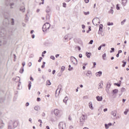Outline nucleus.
I'll return each mask as SVG.
<instances>
[{
    "label": "nucleus",
    "instance_id": "f257e3e1",
    "mask_svg": "<svg viewBox=\"0 0 129 129\" xmlns=\"http://www.w3.org/2000/svg\"><path fill=\"white\" fill-rule=\"evenodd\" d=\"M51 25L49 23H46L44 24L42 27V30L43 32H46L47 30L50 29Z\"/></svg>",
    "mask_w": 129,
    "mask_h": 129
},
{
    "label": "nucleus",
    "instance_id": "f03ea898",
    "mask_svg": "<svg viewBox=\"0 0 129 129\" xmlns=\"http://www.w3.org/2000/svg\"><path fill=\"white\" fill-rule=\"evenodd\" d=\"M92 23L94 26H98V25H99L100 24V22L99 21V19L98 18H94L92 20Z\"/></svg>",
    "mask_w": 129,
    "mask_h": 129
},
{
    "label": "nucleus",
    "instance_id": "7ed1b4c3",
    "mask_svg": "<svg viewBox=\"0 0 129 129\" xmlns=\"http://www.w3.org/2000/svg\"><path fill=\"white\" fill-rule=\"evenodd\" d=\"M71 61L74 65H76V64H77V59L73 56L71 57Z\"/></svg>",
    "mask_w": 129,
    "mask_h": 129
},
{
    "label": "nucleus",
    "instance_id": "20e7f679",
    "mask_svg": "<svg viewBox=\"0 0 129 129\" xmlns=\"http://www.w3.org/2000/svg\"><path fill=\"white\" fill-rule=\"evenodd\" d=\"M58 127L60 129H64V128L65 127V123L63 122H60L59 123Z\"/></svg>",
    "mask_w": 129,
    "mask_h": 129
},
{
    "label": "nucleus",
    "instance_id": "39448f33",
    "mask_svg": "<svg viewBox=\"0 0 129 129\" xmlns=\"http://www.w3.org/2000/svg\"><path fill=\"white\" fill-rule=\"evenodd\" d=\"M82 121L84 122V121H85V120L87 119V115L86 114H82Z\"/></svg>",
    "mask_w": 129,
    "mask_h": 129
},
{
    "label": "nucleus",
    "instance_id": "423d86ee",
    "mask_svg": "<svg viewBox=\"0 0 129 129\" xmlns=\"http://www.w3.org/2000/svg\"><path fill=\"white\" fill-rule=\"evenodd\" d=\"M95 75H96V76H97V77H98V76H99V77H100V76H101V75H102V72L99 71V72L96 73L95 74Z\"/></svg>",
    "mask_w": 129,
    "mask_h": 129
},
{
    "label": "nucleus",
    "instance_id": "0eeeda50",
    "mask_svg": "<svg viewBox=\"0 0 129 129\" xmlns=\"http://www.w3.org/2000/svg\"><path fill=\"white\" fill-rule=\"evenodd\" d=\"M112 125V123H109L108 124H105V127L106 129L109 128V126H111Z\"/></svg>",
    "mask_w": 129,
    "mask_h": 129
},
{
    "label": "nucleus",
    "instance_id": "6e6552de",
    "mask_svg": "<svg viewBox=\"0 0 129 129\" xmlns=\"http://www.w3.org/2000/svg\"><path fill=\"white\" fill-rule=\"evenodd\" d=\"M54 113L55 115H58V114H59L60 113V111H59V110L58 109H55L54 110Z\"/></svg>",
    "mask_w": 129,
    "mask_h": 129
},
{
    "label": "nucleus",
    "instance_id": "1a4fd4ad",
    "mask_svg": "<svg viewBox=\"0 0 129 129\" xmlns=\"http://www.w3.org/2000/svg\"><path fill=\"white\" fill-rule=\"evenodd\" d=\"M116 93H118V90H117L116 89L113 90V91H112L113 95H114V94H116Z\"/></svg>",
    "mask_w": 129,
    "mask_h": 129
},
{
    "label": "nucleus",
    "instance_id": "9d476101",
    "mask_svg": "<svg viewBox=\"0 0 129 129\" xmlns=\"http://www.w3.org/2000/svg\"><path fill=\"white\" fill-rule=\"evenodd\" d=\"M89 107L90 108V109L93 110V106H92V102H90L89 103Z\"/></svg>",
    "mask_w": 129,
    "mask_h": 129
},
{
    "label": "nucleus",
    "instance_id": "9b49d317",
    "mask_svg": "<svg viewBox=\"0 0 129 129\" xmlns=\"http://www.w3.org/2000/svg\"><path fill=\"white\" fill-rule=\"evenodd\" d=\"M96 98L98 101H102V97L97 96Z\"/></svg>",
    "mask_w": 129,
    "mask_h": 129
},
{
    "label": "nucleus",
    "instance_id": "f8f14e48",
    "mask_svg": "<svg viewBox=\"0 0 129 129\" xmlns=\"http://www.w3.org/2000/svg\"><path fill=\"white\" fill-rule=\"evenodd\" d=\"M111 85L109 83H107L106 87V90H109L110 88Z\"/></svg>",
    "mask_w": 129,
    "mask_h": 129
},
{
    "label": "nucleus",
    "instance_id": "ddd939ff",
    "mask_svg": "<svg viewBox=\"0 0 129 129\" xmlns=\"http://www.w3.org/2000/svg\"><path fill=\"white\" fill-rule=\"evenodd\" d=\"M103 28V25L102 24H100L99 25V32H102V28Z\"/></svg>",
    "mask_w": 129,
    "mask_h": 129
},
{
    "label": "nucleus",
    "instance_id": "4468645a",
    "mask_svg": "<svg viewBox=\"0 0 129 129\" xmlns=\"http://www.w3.org/2000/svg\"><path fill=\"white\" fill-rule=\"evenodd\" d=\"M86 56L87 58H90V56H91V52H86Z\"/></svg>",
    "mask_w": 129,
    "mask_h": 129
},
{
    "label": "nucleus",
    "instance_id": "2eb2a0df",
    "mask_svg": "<svg viewBox=\"0 0 129 129\" xmlns=\"http://www.w3.org/2000/svg\"><path fill=\"white\" fill-rule=\"evenodd\" d=\"M111 114H112V115H113L114 116H116V111H111Z\"/></svg>",
    "mask_w": 129,
    "mask_h": 129
},
{
    "label": "nucleus",
    "instance_id": "dca6fc26",
    "mask_svg": "<svg viewBox=\"0 0 129 129\" xmlns=\"http://www.w3.org/2000/svg\"><path fill=\"white\" fill-rule=\"evenodd\" d=\"M102 86H103V84L101 83H99V86L98 87V89H100V88H102Z\"/></svg>",
    "mask_w": 129,
    "mask_h": 129
},
{
    "label": "nucleus",
    "instance_id": "f3484780",
    "mask_svg": "<svg viewBox=\"0 0 129 129\" xmlns=\"http://www.w3.org/2000/svg\"><path fill=\"white\" fill-rule=\"evenodd\" d=\"M127 1V0H122V4H123V6H125L126 4Z\"/></svg>",
    "mask_w": 129,
    "mask_h": 129
},
{
    "label": "nucleus",
    "instance_id": "a211bd4d",
    "mask_svg": "<svg viewBox=\"0 0 129 129\" xmlns=\"http://www.w3.org/2000/svg\"><path fill=\"white\" fill-rule=\"evenodd\" d=\"M102 58L103 60H106V53H104L102 55Z\"/></svg>",
    "mask_w": 129,
    "mask_h": 129
},
{
    "label": "nucleus",
    "instance_id": "6ab92c4d",
    "mask_svg": "<svg viewBox=\"0 0 129 129\" xmlns=\"http://www.w3.org/2000/svg\"><path fill=\"white\" fill-rule=\"evenodd\" d=\"M32 86V82L31 81L29 82L28 88L29 90L31 89V87Z\"/></svg>",
    "mask_w": 129,
    "mask_h": 129
},
{
    "label": "nucleus",
    "instance_id": "aec40b11",
    "mask_svg": "<svg viewBox=\"0 0 129 129\" xmlns=\"http://www.w3.org/2000/svg\"><path fill=\"white\" fill-rule=\"evenodd\" d=\"M119 82H120V84H118V83H114V85H116V86H118V87H120V83H121V81H120Z\"/></svg>",
    "mask_w": 129,
    "mask_h": 129
},
{
    "label": "nucleus",
    "instance_id": "412c9836",
    "mask_svg": "<svg viewBox=\"0 0 129 129\" xmlns=\"http://www.w3.org/2000/svg\"><path fill=\"white\" fill-rule=\"evenodd\" d=\"M91 71H88V72H87V73L86 74V76H87V77H88V76H89V75H91Z\"/></svg>",
    "mask_w": 129,
    "mask_h": 129
},
{
    "label": "nucleus",
    "instance_id": "4be33fe9",
    "mask_svg": "<svg viewBox=\"0 0 129 129\" xmlns=\"http://www.w3.org/2000/svg\"><path fill=\"white\" fill-rule=\"evenodd\" d=\"M84 15H85V16H88V15H89L90 13L89 11H88L87 12H83Z\"/></svg>",
    "mask_w": 129,
    "mask_h": 129
},
{
    "label": "nucleus",
    "instance_id": "5701e85b",
    "mask_svg": "<svg viewBox=\"0 0 129 129\" xmlns=\"http://www.w3.org/2000/svg\"><path fill=\"white\" fill-rule=\"evenodd\" d=\"M125 22H126V19H124L123 21L121 22V25L122 26L124 25V23H125Z\"/></svg>",
    "mask_w": 129,
    "mask_h": 129
},
{
    "label": "nucleus",
    "instance_id": "b1692460",
    "mask_svg": "<svg viewBox=\"0 0 129 129\" xmlns=\"http://www.w3.org/2000/svg\"><path fill=\"white\" fill-rule=\"evenodd\" d=\"M123 64L122 65V67H125V65H126V61H122Z\"/></svg>",
    "mask_w": 129,
    "mask_h": 129
},
{
    "label": "nucleus",
    "instance_id": "393cba45",
    "mask_svg": "<svg viewBox=\"0 0 129 129\" xmlns=\"http://www.w3.org/2000/svg\"><path fill=\"white\" fill-rule=\"evenodd\" d=\"M13 125L14 126V127H16V126H18V122H15L13 124Z\"/></svg>",
    "mask_w": 129,
    "mask_h": 129
},
{
    "label": "nucleus",
    "instance_id": "a878e982",
    "mask_svg": "<svg viewBox=\"0 0 129 129\" xmlns=\"http://www.w3.org/2000/svg\"><path fill=\"white\" fill-rule=\"evenodd\" d=\"M107 26H113V23L111 22H108L107 23Z\"/></svg>",
    "mask_w": 129,
    "mask_h": 129
},
{
    "label": "nucleus",
    "instance_id": "bb28decb",
    "mask_svg": "<svg viewBox=\"0 0 129 129\" xmlns=\"http://www.w3.org/2000/svg\"><path fill=\"white\" fill-rule=\"evenodd\" d=\"M46 85H51V82H50V81H49V80L47 81Z\"/></svg>",
    "mask_w": 129,
    "mask_h": 129
},
{
    "label": "nucleus",
    "instance_id": "cd10ccee",
    "mask_svg": "<svg viewBox=\"0 0 129 129\" xmlns=\"http://www.w3.org/2000/svg\"><path fill=\"white\" fill-rule=\"evenodd\" d=\"M111 50L110 51V53H113V52H114V48L112 47V48H111Z\"/></svg>",
    "mask_w": 129,
    "mask_h": 129
},
{
    "label": "nucleus",
    "instance_id": "c85d7f7f",
    "mask_svg": "<svg viewBox=\"0 0 129 129\" xmlns=\"http://www.w3.org/2000/svg\"><path fill=\"white\" fill-rule=\"evenodd\" d=\"M69 70L70 71H71V70H73V68L71 67V65H69Z\"/></svg>",
    "mask_w": 129,
    "mask_h": 129
},
{
    "label": "nucleus",
    "instance_id": "c756f323",
    "mask_svg": "<svg viewBox=\"0 0 129 129\" xmlns=\"http://www.w3.org/2000/svg\"><path fill=\"white\" fill-rule=\"evenodd\" d=\"M124 91H125V88H122L121 89V92H124Z\"/></svg>",
    "mask_w": 129,
    "mask_h": 129
},
{
    "label": "nucleus",
    "instance_id": "7c9ffc66",
    "mask_svg": "<svg viewBox=\"0 0 129 129\" xmlns=\"http://www.w3.org/2000/svg\"><path fill=\"white\" fill-rule=\"evenodd\" d=\"M64 70H65V67H63V66L61 67V71L62 72H63V71Z\"/></svg>",
    "mask_w": 129,
    "mask_h": 129
},
{
    "label": "nucleus",
    "instance_id": "2f4dec72",
    "mask_svg": "<svg viewBox=\"0 0 129 129\" xmlns=\"http://www.w3.org/2000/svg\"><path fill=\"white\" fill-rule=\"evenodd\" d=\"M67 100H68V98H64V99H63V102H67Z\"/></svg>",
    "mask_w": 129,
    "mask_h": 129
},
{
    "label": "nucleus",
    "instance_id": "473e14b6",
    "mask_svg": "<svg viewBox=\"0 0 129 129\" xmlns=\"http://www.w3.org/2000/svg\"><path fill=\"white\" fill-rule=\"evenodd\" d=\"M127 112H128V109H126L125 111L124 112V114H125V115H126V114H127Z\"/></svg>",
    "mask_w": 129,
    "mask_h": 129
},
{
    "label": "nucleus",
    "instance_id": "72a5a7b5",
    "mask_svg": "<svg viewBox=\"0 0 129 129\" xmlns=\"http://www.w3.org/2000/svg\"><path fill=\"white\" fill-rule=\"evenodd\" d=\"M76 50H78V51H80V50H81L80 47L77 46V47H76Z\"/></svg>",
    "mask_w": 129,
    "mask_h": 129
},
{
    "label": "nucleus",
    "instance_id": "f704fd0d",
    "mask_svg": "<svg viewBox=\"0 0 129 129\" xmlns=\"http://www.w3.org/2000/svg\"><path fill=\"white\" fill-rule=\"evenodd\" d=\"M120 8L119 7V5L117 4L116 5V10H117V11H118L119 10Z\"/></svg>",
    "mask_w": 129,
    "mask_h": 129
},
{
    "label": "nucleus",
    "instance_id": "c9c22d12",
    "mask_svg": "<svg viewBox=\"0 0 129 129\" xmlns=\"http://www.w3.org/2000/svg\"><path fill=\"white\" fill-rule=\"evenodd\" d=\"M89 44L92 45V44H93V40H91L89 42Z\"/></svg>",
    "mask_w": 129,
    "mask_h": 129
},
{
    "label": "nucleus",
    "instance_id": "e433bc0d",
    "mask_svg": "<svg viewBox=\"0 0 129 129\" xmlns=\"http://www.w3.org/2000/svg\"><path fill=\"white\" fill-rule=\"evenodd\" d=\"M50 59H52V60H54L55 59V56L51 55L50 56Z\"/></svg>",
    "mask_w": 129,
    "mask_h": 129
},
{
    "label": "nucleus",
    "instance_id": "4c0bfd02",
    "mask_svg": "<svg viewBox=\"0 0 129 129\" xmlns=\"http://www.w3.org/2000/svg\"><path fill=\"white\" fill-rule=\"evenodd\" d=\"M109 13H110V14H112H112H113V10L111 9V10H110V11H109Z\"/></svg>",
    "mask_w": 129,
    "mask_h": 129
},
{
    "label": "nucleus",
    "instance_id": "58836bf2",
    "mask_svg": "<svg viewBox=\"0 0 129 129\" xmlns=\"http://www.w3.org/2000/svg\"><path fill=\"white\" fill-rule=\"evenodd\" d=\"M62 6H63V8H66V3H63L62 4Z\"/></svg>",
    "mask_w": 129,
    "mask_h": 129
},
{
    "label": "nucleus",
    "instance_id": "ea45409f",
    "mask_svg": "<svg viewBox=\"0 0 129 129\" xmlns=\"http://www.w3.org/2000/svg\"><path fill=\"white\" fill-rule=\"evenodd\" d=\"M96 65V62H93V68H95V66Z\"/></svg>",
    "mask_w": 129,
    "mask_h": 129
},
{
    "label": "nucleus",
    "instance_id": "a19ab883",
    "mask_svg": "<svg viewBox=\"0 0 129 129\" xmlns=\"http://www.w3.org/2000/svg\"><path fill=\"white\" fill-rule=\"evenodd\" d=\"M84 2L86 4H88V3H89V0H84Z\"/></svg>",
    "mask_w": 129,
    "mask_h": 129
},
{
    "label": "nucleus",
    "instance_id": "79ce46f5",
    "mask_svg": "<svg viewBox=\"0 0 129 129\" xmlns=\"http://www.w3.org/2000/svg\"><path fill=\"white\" fill-rule=\"evenodd\" d=\"M42 59H43V58H42L41 57H40L39 58V59L38 60V62H41V61H42Z\"/></svg>",
    "mask_w": 129,
    "mask_h": 129
},
{
    "label": "nucleus",
    "instance_id": "37998d69",
    "mask_svg": "<svg viewBox=\"0 0 129 129\" xmlns=\"http://www.w3.org/2000/svg\"><path fill=\"white\" fill-rule=\"evenodd\" d=\"M34 109L35 110H38V109H39V107H34Z\"/></svg>",
    "mask_w": 129,
    "mask_h": 129
},
{
    "label": "nucleus",
    "instance_id": "c03bdc74",
    "mask_svg": "<svg viewBox=\"0 0 129 129\" xmlns=\"http://www.w3.org/2000/svg\"><path fill=\"white\" fill-rule=\"evenodd\" d=\"M101 46V47H105V46H106V44H102V45H100Z\"/></svg>",
    "mask_w": 129,
    "mask_h": 129
},
{
    "label": "nucleus",
    "instance_id": "a18cd8bd",
    "mask_svg": "<svg viewBox=\"0 0 129 129\" xmlns=\"http://www.w3.org/2000/svg\"><path fill=\"white\" fill-rule=\"evenodd\" d=\"M82 29H85V25H82Z\"/></svg>",
    "mask_w": 129,
    "mask_h": 129
},
{
    "label": "nucleus",
    "instance_id": "49530a36",
    "mask_svg": "<svg viewBox=\"0 0 129 129\" xmlns=\"http://www.w3.org/2000/svg\"><path fill=\"white\" fill-rule=\"evenodd\" d=\"M101 48H102V47H101V46L100 45V46L98 48V50H101Z\"/></svg>",
    "mask_w": 129,
    "mask_h": 129
},
{
    "label": "nucleus",
    "instance_id": "de8ad7c7",
    "mask_svg": "<svg viewBox=\"0 0 129 129\" xmlns=\"http://www.w3.org/2000/svg\"><path fill=\"white\" fill-rule=\"evenodd\" d=\"M30 80H31V81H34V79L32 77H30Z\"/></svg>",
    "mask_w": 129,
    "mask_h": 129
},
{
    "label": "nucleus",
    "instance_id": "09e8293b",
    "mask_svg": "<svg viewBox=\"0 0 129 129\" xmlns=\"http://www.w3.org/2000/svg\"><path fill=\"white\" fill-rule=\"evenodd\" d=\"M122 51L121 50H120L118 51V54H120V53H122Z\"/></svg>",
    "mask_w": 129,
    "mask_h": 129
},
{
    "label": "nucleus",
    "instance_id": "8fccbe9b",
    "mask_svg": "<svg viewBox=\"0 0 129 129\" xmlns=\"http://www.w3.org/2000/svg\"><path fill=\"white\" fill-rule=\"evenodd\" d=\"M88 31H89L90 32V31H91V26H89V30Z\"/></svg>",
    "mask_w": 129,
    "mask_h": 129
},
{
    "label": "nucleus",
    "instance_id": "3c124183",
    "mask_svg": "<svg viewBox=\"0 0 129 129\" xmlns=\"http://www.w3.org/2000/svg\"><path fill=\"white\" fill-rule=\"evenodd\" d=\"M37 101H41V99L40 98H37Z\"/></svg>",
    "mask_w": 129,
    "mask_h": 129
},
{
    "label": "nucleus",
    "instance_id": "603ef678",
    "mask_svg": "<svg viewBox=\"0 0 129 129\" xmlns=\"http://www.w3.org/2000/svg\"><path fill=\"white\" fill-rule=\"evenodd\" d=\"M103 111H104V112H105V111H107V108L104 109Z\"/></svg>",
    "mask_w": 129,
    "mask_h": 129
},
{
    "label": "nucleus",
    "instance_id": "864d4df0",
    "mask_svg": "<svg viewBox=\"0 0 129 129\" xmlns=\"http://www.w3.org/2000/svg\"><path fill=\"white\" fill-rule=\"evenodd\" d=\"M42 116H45L46 115V114H45V113L43 112L42 113Z\"/></svg>",
    "mask_w": 129,
    "mask_h": 129
},
{
    "label": "nucleus",
    "instance_id": "5fc2aeb1",
    "mask_svg": "<svg viewBox=\"0 0 129 129\" xmlns=\"http://www.w3.org/2000/svg\"><path fill=\"white\" fill-rule=\"evenodd\" d=\"M56 72V71L55 70H53L52 71V74H55V73Z\"/></svg>",
    "mask_w": 129,
    "mask_h": 129
},
{
    "label": "nucleus",
    "instance_id": "6e6d98bb",
    "mask_svg": "<svg viewBox=\"0 0 129 129\" xmlns=\"http://www.w3.org/2000/svg\"><path fill=\"white\" fill-rule=\"evenodd\" d=\"M29 104L28 102H27V103H26V106H29Z\"/></svg>",
    "mask_w": 129,
    "mask_h": 129
},
{
    "label": "nucleus",
    "instance_id": "4d7b16f0",
    "mask_svg": "<svg viewBox=\"0 0 129 129\" xmlns=\"http://www.w3.org/2000/svg\"><path fill=\"white\" fill-rule=\"evenodd\" d=\"M126 100L125 99H122V102H125L126 101Z\"/></svg>",
    "mask_w": 129,
    "mask_h": 129
},
{
    "label": "nucleus",
    "instance_id": "13d9d810",
    "mask_svg": "<svg viewBox=\"0 0 129 129\" xmlns=\"http://www.w3.org/2000/svg\"><path fill=\"white\" fill-rule=\"evenodd\" d=\"M38 122H40V123H42V120L41 119L38 120Z\"/></svg>",
    "mask_w": 129,
    "mask_h": 129
},
{
    "label": "nucleus",
    "instance_id": "bf43d9fd",
    "mask_svg": "<svg viewBox=\"0 0 129 129\" xmlns=\"http://www.w3.org/2000/svg\"><path fill=\"white\" fill-rule=\"evenodd\" d=\"M116 57H119V53H118L116 54Z\"/></svg>",
    "mask_w": 129,
    "mask_h": 129
},
{
    "label": "nucleus",
    "instance_id": "052dcab7",
    "mask_svg": "<svg viewBox=\"0 0 129 129\" xmlns=\"http://www.w3.org/2000/svg\"><path fill=\"white\" fill-rule=\"evenodd\" d=\"M41 2H42L41 3L42 5H44V0H41Z\"/></svg>",
    "mask_w": 129,
    "mask_h": 129
},
{
    "label": "nucleus",
    "instance_id": "680f3d73",
    "mask_svg": "<svg viewBox=\"0 0 129 129\" xmlns=\"http://www.w3.org/2000/svg\"><path fill=\"white\" fill-rule=\"evenodd\" d=\"M46 51H44L43 52H42V54H46Z\"/></svg>",
    "mask_w": 129,
    "mask_h": 129
},
{
    "label": "nucleus",
    "instance_id": "e2e57ef3",
    "mask_svg": "<svg viewBox=\"0 0 129 129\" xmlns=\"http://www.w3.org/2000/svg\"><path fill=\"white\" fill-rule=\"evenodd\" d=\"M37 94H38V95H40V94H41V92H38Z\"/></svg>",
    "mask_w": 129,
    "mask_h": 129
},
{
    "label": "nucleus",
    "instance_id": "0e129e2a",
    "mask_svg": "<svg viewBox=\"0 0 129 129\" xmlns=\"http://www.w3.org/2000/svg\"><path fill=\"white\" fill-rule=\"evenodd\" d=\"M46 127L47 129H50V127H49V126H46Z\"/></svg>",
    "mask_w": 129,
    "mask_h": 129
},
{
    "label": "nucleus",
    "instance_id": "69168bd1",
    "mask_svg": "<svg viewBox=\"0 0 129 129\" xmlns=\"http://www.w3.org/2000/svg\"><path fill=\"white\" fill-rule=\"evenodd\" d=\"M14 20L13 19H12V25H14Z\"/></svg>",
    "mask_w": 129,
    "mask_h": 129
},
{
    "label": "nucleus",
    "instance_id": "338daca9",
    "mask_svg": "<svg viewBox=\"0 0 129 129\" xmlns=\"http://www.w3.org/2000/svg\"><path fill=\"white\" fill-rule=\"evenodd\" d=\"M33 33H34V30H32V31L30 32V33H31V34H33Z\"/></svg>",
    "mask_w": 129,
    "mask_h": 129
},
{
    "label": "nucleus",
    "instance_id": "774afa93",
    "mask_svg": "<svg viewBox=\"0 0 129 129\" xmlns=\"http://www.w3.org/2000/svg\"><path fill=\"white\" fill-rule=\"evenodd\" d=\"M83 129H89L88 127H85Z\"/></svg>",
    "mask_w": 129,
    "mask_h": 129
}]
</instances>
